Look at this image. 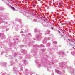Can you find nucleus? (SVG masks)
I'll return each instance as SVG.
<instances>
[{
    "label": "nucleus",
    "instance_id": "obj_3",
    "mask_svg": "<svg viewBox=\"0 0 75 75\" xmlns=\"http://www.w3.org/2000/svg\"><path fill=\"white\" fill-rule=\"evenodd\" d=\"M4 9V8H3V7H2L1 8V10H3Z\"/></svg>",
    "mask_w": 75,
    "mask_h": 75
},
{
    "label": "nucleus",
    "instance_id": "obj_2",
    "mask_svg": "<svg viewBox=\"0 0 75 75\" xmlns=\"http://www.w3.org/2000/svg\"><path fill=\"white\" fill-rule=\"evenodd\" d=\"M59 6H61V7H64V6H63V5H62V4H60L59 5Z\"/></svg>",
    "mask_w": 75,
    "mask_h": 75
},
{
    "label": "nucleus",
    "instance_id": "obj_5",
    "mask_svg": "<svg viewBox=\"0 0 75 75\" xmlns=\"http://www.w3.org/2000/svg\"><path fill=\"white\" fill-rule=\"evenodd\" d=\"M51 29H52H52H53V27H52L51 28Z\"/></svg>",
    "mask_w": 75,
    "mask_h": 75
},
{
    "label": "nucleus",
    "instance_id": "obj_1",
    "mask_svg": "<svg viewBox=\"0 0 75 75\" xmlns=\"http://www.w3.org/2000/svg\"><path fill=\"white\" fill-rule=\"evenodd\" d=\"M11 8H12V10H15V8H14L13 7L11 6Z\"/></svg>",
    "mask_w": 75,
    "mask_h": 75
},
{
    "label": "nucleus",
    "instance_id": "obj_4",
    "mask_svg": "<svg viewBox=\"0 0 75 75\" xmlns=\"http://www.w3.org/2000/svg\"><path fill=\"white\" fill-rule=\"evenodd\" d=\"M34 5H35V4H33V6L34 7Z\"/></svg>",
    "mask_w": 75,
    "mask_h": 75
}]
</instances>
